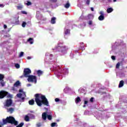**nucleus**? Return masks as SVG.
<instances>
[{
    "label": "nucleus",
    "mask_w": 127,
    "mask_h": 127,
    "mask_svg": "<svg viewBox=\"0 0 127 127\" xmlns=\"http://www.w3.org/2000/svg\"><path fill=\"white\" fill-rule=\"evenodd\" d=\"M35 101L39 107H41L42 105H45L48 108L45 107L44 109L47 112H50V105H49V102L46 98V97L41 94L37 93L35 95Z\"/></svg>",
    "instance_id": "1"
},
{
    "label": "nucleus",
    "mask_w": 127,
    "mask_h": 127,
    "mask_svg": "<svg viewBox=\"0 0 127 127\" xmlns=\"http://www.w3.org/2000/svg\"><path fill=\"white\" fill-rule=\"evenodd\" d=\"M51 71L54 72V74L59 79H62L65 75H68L69 69L67 68L62 69L60 66L54 64L50 68Z\"/></svg>",
    "instance_id": "2"
},
{
    "label": "nucleus",
    "mask_w": 127,
    "mask_h": 127,
    "mask_svg": "<svg viewBox=\"0 0 127 127\" xmlns=\"http://www.w3.org/2000/svg\"><path fill=\"white\" fill-rule=\"evenodd\" d=\"M127 45L124 44V41L118 40L114 44H112V50L110 51V54H112L113 52L114 54H118L120 52H122L124 49H126Z\"/></svg>",
    "instance_id": "3"
},
{
    "label": "nucleus",
    "mask_w": 127,
    "mask_h": 127,
    "mask_svg": "<svg viewBox=\"0 0 127 127\" xmlns=\"http://www.w3.org/2000/svg\"><path fill=\"white\" fill-rule=\"evenodd\" d=\"M6 124L14 125V126H16V127H23V126H24V123H21L18 125V122L15 120V119L12 116H9L6 119H3L2 122L0 123L1 126H4V125H6Z\"/></svg>",
    "instance_id": "4"
},
{
    "label": "nucleus",
    "mask_w": 127,
    "mask_h": 127,
    "mask_svg": "<svg viewBox=\"0 0 127 127\" xmlns=\"http://www.w3.org/2000/svg\"><path fill=\"white\" fill-rule=\"evenodd\" d=\"M63 45H64V42L62 41H60L58 43V46L53 50L59 52L60 55L63 56L65 54H67V51L69 49V48L67 46Z\"/></svg>",
    "instance_id": "5"
},
{
    "label": "nucleus",
    "mask_w": 127,
    "mask_h": 127,
    "mask_svg": "<svg viewBox=\"0 0 127 127\" xmlns=\"http://www.w3.org/2000/svg\"><path fill=\"white\" fill-rule=\"evenodd\" d=\"M57 57L56 56H54L53 54L49 53H46L45 54V62L49 64H53L56 62Z\"/></svg>",
    "instance_id": "6"
},
{
    "label": "nucleus",
    "mask_w": 127,
    "mask_h": 127,
    "mask_svg": "<svg viewBox=\"0 0 127 127\" xmlns=\"http://www.w3.org/2000/svg\"><path fill=\"white\" fill-rule=\"evenodd\" d=\"M7 43H8V41H7L6 42H4L0 44L1 47H4L3 48V53H0V58H4L6 55L10 54L9 50L7 49V48H4L5 46H6Z\"/></svg>",
    "instance_id": "7"
},
{
    "label": "nucleus",
    "mask_w": 127,
    "mask_h": 127,
    "mask_svg": "<svg viewBox=\"0 0 127 127\" xmlns=\"http://www.w3.org/2000/svg\"><path fill=\"white\" fill-rule=\"evenodd\" d=\"M116 108L117 109H122L124 112L127 111V100H125L123 102L119 101L116 105Z\"/></svg>",
    "instance_id": "8"
},
{
    "label": "nucleus",
    "mask_w": 127,
    "mask_h": 127,
    "mask_svg": "<svg viewBox=\"0 0 127 127\" xmlns=\"http://www.w3.org/2000/svg\"><path fill=\"white\" fill-rule=\"evenodd\" d=\"M5 97H6L7 98H9L10 99H11L12 98V95L9 94L7 91H5L4 90H1L0 91V99H3Z\"/></svg>",
    "instance_id": "9"
},
{
    "label": "nucleus",
    "mask_w": 127,
    "mask_h": 127,
    "mask_svg": "<svg viewBox=\"0 0 127 127\" xmlns=\"http://www.w3.org/2000/svg\"><path fill=\"white\" fill-rule=\"evenodd\" d=\"M27 81L29 83H37V77L35 75H30L28 77Z\"/></svg>",
    "instance_id": "10"
},
{
    "label": "nucleus",
    "mask_w": 127,
    "mask_h": 127,
    "mask_svg": "<svg viewBox=\"0 0 127 127\" xmlns=\"http://www.w3.org/2000/svg\"><path fill=\"white\" fill-rule=\"evenodd\" d=\"M10 29H11V28H9L7 31L3 30L0 32V34H1V35H3V38H4L10 37V36L9 34H7V33L10 31Z\"/></svg>",
    "instance_id": "11"
},
{
    "label": "nucleus",
    "mask_w": 127,
    "mask_h": 127,
    "mask_svg": "<svg viewBox=\"0 0 127 127\" xmlns=\"http://www.w3.org/2000/svg\"><path fill=\"white\" fill-rule=\"evenodd\" d=\"M23 74L25 78H28L30 76V74H31V70L29 68H24Z\"/></svg>",
    "instance_id": "12"
},
{
    "label": "nucleus",
    "mask_w": 127,
    "mask_h": 127,
    "mask_svg": "<svg viewBox=\"0 0 127 127\" xmlns=\"http://www.w3.org/2000/svg\"><path fill=\"white\" fill-rule=\"evenodd\" d=\"M14 87L12 88V91L14 92H18V90H17V88L18 87H20V82L19 80H17L13 85Z\"/></svg>",
    "instance_id": "13"
},
{
    "label": "nucleus",
    "mask_w": 127,
    "mask_h": 127,
    "mask_svg": "<svg viewBox=\"0 0 127 127\" xmlns=\"http://www.w3.org/2000/svg\"><path fill=\"white\" fill-rule=\"evenodd\" d=\"M4 107L8 108V107H10L11 105H12V100L11 99H7L6 102L3 104Z\"/></svg>",
    "instance_id": "14"
},
{
    "label": "nucleus",
    "mask_w": 127,
    "mask_h": 127,
    "mask_svg": "<svg viewBox=\"0 0 127 127\" xmlns=\"http://www.w3.org/2000/svg\"><path fill=\"white\" fill-rule=\"evenodd\" d=\"M70 35V30L69 29L66 28V27L64 28V37L65 39H67L68 38V36Z\"/></svg>",
    "instance_id": "15"
},
{
    "label": "nucleus",
    "mask_w": 127,
    "mask_h": 127,
    "mask_svg": "<svg viewBox=\"0 0 127 127\" xmlns=\"http://www.w3.org/2000/svg\"><path fill=\"white\" fill-rule=\"evenodd\" d=\"M36 17L39 20H45L44 18H43V16L41 14H40V12L39 11H37Z\"/></svg>",
    "instance_id": "16"
},
{
    "label": "nucleus",
    "mask_w": 127,
    "mask_h": 127,
    "mask_svg": "<svg viewBox=\"0 0 127 127\" xmlns=\"http://www.w3.org/2000/svg\"><path fill=\"white\" fill-rule=\"evenodd\" d=\"M104 93L102 95H101L102 96V100H103V101H104V100H106V99H107V98H109V99H111V98L112 97V96L106 93V92H103Z\"/></svg>",
    "instance_id": "17"
},
{
    "label": "nucleus",
    "mask_w": 127,
    "mask_h": 127,
    "mask_svg": "<svg viewBox=\"0 0 127 127\" xmlns=\"http://www.w3.org/2000/svg\"><path fill=\"white\" fill-rule=\"evenodd\" d=\"M105 90H106V87H101L99 88V89L97 91V93H98V94H101V96H103V94H104V93H106V91H105Z\"/></svg>",
    "instance_id": "18"
},
{
    "label": "nucleus",
    "mask_w": 127,
    "mask_h": 127,
    "mask_svg": "<svg viewBox=\"0 0 127 127\" xmlns=\"http://www.w3.org/2000/svg\"><path fill=\"white\" fill-rule=\"evenodd\" d=\"M86 19L87 20H92V19H94V15L93 14H89L86 17Z\"/></svg>",
    "instance_id": "19"
},
{
    "label": "nucleus",
    "mask_w": 127,
    "mask_h": 127,
    "mask_svg": "<svg viewBox=\"0 0 127 127\" xmlns=\"http://www.w3.org/2000/svg\"><path fill=\"white\" fill-rule=\"evenodd\" d=\"M47 112H44L42 115V118L43 121H46V119L47 118Z\"/></svg>",
    "instance_id": "20"
},
{
    "label": "nucleus",
    "mask_w": 127,
    "mask_h": 127,
    "mask_svg": "<svg viewBox=\"0 0 127 127\" xmlns=\"http://www.w3.org/2000/svg\"><path fill=\"white\" fill-rule=\"evenodd\" d=\"M78 50H85V45L84 43H80V48L78 49Z\"/></svg>",
    "instance_id": "21"
},
{
    "label": "nucleus",
    "mask_w": 127,
    "mask_h": 127,
    "mask_svg": "<svg viewBox=\"0 0 127 127\" xmlns=\"http://www.w3.org/2000/svg\"><path fill=\"white\" fill-rule=\"evenodd\" d=\"M22 96L23 97H22L21 99L20 100V102H24V100H25V98L26 97V93L25 92H23L22 93Z\"/></svg>",
    "instance_id": "22"
},
{
    "label": "nucleus",
    "mask_w": 127,
    "mask_h": 127,
    "mask_svg": "<svg viewBox=\"0 0 127 127\" xmlns=\"http://www.w3.org/2000/svg\"><path fill=\"white\" fill-rule=\"evenodd\" d=\"M64 91L66 94H67V93H69V92H71V88H70L69 87H66L64 90Z\"/></svg>",
    "instance_id": "23"
},
{
    "label": "nucleus",
    "mask_w": 127,
    "mask_h": 127,
    "mask_svg": "<svg viewBox=\"0 0 127 127\" xmlns=\"http://www.w3.org/2000/svg\"><path fill=\"white\" fill-rule=\"evenodd\" d=\"M116 75L117 76H119L120 78H123V77H125V73L123 72H120L119 73H117Z\"/></svg>",
    "instance_id": "24"
},
{
    "label": "nucleus",
    "mask_w": 127,
    "mask_h": 127,
    "mask_svg": "<svg viewBox=\"0 0 127 127\" xmlns=\"http://www.w3.org/2000/svg\"><path fill=\"white\" fill-rule=\"evenodd\" d=\"M51 24H55L56 23V17H53L51 20Z\"/></svg>",
    "instance_id": "25"
},
{
    "label": "nucleus",
    "mask_w": 127,
    "mask_h": 127,
    "mask_svg": "<svg viewBox=\"0 0 127 127\" xmlns=\"http://www.w3.org/2000/svg\"><path fill=\"white\" fill-rule=\"evenodd\" d=\"M78 92L79 94H82L85 93V92H86V90H85V89L81 87L78 89Z\"/></svg>",
    "instance_id": "26"
},
{
    "label": "nucleus",
    "mask_w": 127,
    "mask_h": 127,
    "mask_svg": "<svg viewBox=\"0 0 127 127\" xmlns=\"http://www.w3.org/2000/svg\"><path fill=\"white\" fill-rule=\"evenodd\" d=\"M37 75L38 76V77H40L43 74V71L41 70H38L36 72Z\"/></svg>",
    "instance_id": "27"
},
{
    "label": "nucleus",
    "mask_w": 127,
    "mask_h": 127,
    "mask_svg": "<svg viewBox=\"0 0 127 127\" xmlns=\"http://www.w3.org/2000/svg\"><path fill=\"white\" fill-rule=\"evenodd\" d=\"M124 84L125 81H124V80L120 81L119 84V88H122V87H124Z\"/></svg>",
    "instance_id": "28"
},
{
    "label": "nucleus",
    "mask_w": 127,
    "mask_h": 127,
    "mask_svg": "<svg viewBox=\"0 0 127 127\" xmlns=\"http://www.w3.org/2000/svg\"><path fill=\"white\" fill-rule=\"evenodd\" d=\"M75 102L76 104H79L81 102V98L80 97H77L75 99Z\"/></svg>",
    "instance_id": "29"
},
{
    "label": "nucleus",
    "mask_w": 127,
    "mask_h": 127,
    "mask_svg": "<svg viewBox=\"0 0 127 127\" xmlns=\"http://www.w3.org/2000/svg\"><path fill=\"white\" fill-rule=\"evenodd\" d=\"M0 84L1 86V87H4L5 86V82L3 80V79H2L1 80H0Z\"/></svg>",
    "instance_id": "30"
},
{
    "label": "nucleus",
    "mask_w": 127,
    "mask_h": 127,
    "mask_svg": "<svg viewBox=\"0 0 127 127\" xmlns=\"http://www.w3.org/2000/svg\"><path fill=\"white\" fill-rule=\"evenodd\" d=\"M113 11H114V9L112 7L108 8L107 9V13H111V12H113Z\"/></svg>",
    "instance_id": "31"
},
{
    "label": "nucleus",
    "mask_w": 127,
    "mask_h": 127,
    "mask_svg": "<svg viewBox=\"0 0 127 127\" xmlns=\"http://www.w3.org/2000/svg\"><path fill=\"white\" fill-rule=\"evenodd\" d=\"M33 38H29L28 40H27V42H29V43H30V44H33Z\"/></svg>",
    "instance_id": "32"
},
{
    "label": "nucleus",
    "mask_w": 127,
    "mask_h": 127,
    "mask_svg": "<svg viewBox=\"0 0 127 127\" xmlns=\"http://www.w3.org/2000/svg\"><path fill=\"white\" fill-rule=\"evenodd\" d=\"M98 19H99V20H100V21H102L104 20V19H105V16H104V15H100L98 17Z\"/></svg>",
    "instance_id": "33"
},
{
    "label": "nucleus",
    "mask_w": 127,
    "mask_h": 127,
    "mask_svg": "<svg viewBox=\"0 0 127 127\" xmlns=\"http://www.w3.org/2000/svg\"><path fill=\"white\" fill-rule=\"evenodd\" d=\"M64 7L65 8H69V7H70V3H69V0L66 1V3L64 5Z\"/></svg>",
    "instance_id": "34"
},
{
    "label": "nucleus",
    "mask_w": 127,
    "mask_h": 127,
    "mask_svg": "<svg viewBox=\"0 0 127 127\" xmlns=\"http://www.w3.org/2000/svg\"><path fill=\"white\" fill-rule=\"evenodd\" d=\"M28 103H29V105H30V106H33V105H34V100L31 99V100H29L28 101Z\"/></svg>",
    "instance_id": "35"
},
{
    "label": "nucleus",
    "mask_w": 127,
    "mask_h": 127,
    "mask_svg": "<svg viewBox=\"0 0 127 127\" xmlns=\"http://www.w3.org/2000/svg\"><path fill=\"white\" fill-rule=\"evenodd\" d=\"M17 98H18L19 99H22V93H18L16 94Z\"/></svg>",
    "instance_id": "36"
},
{
    "label": "nucleus",
    "mask_w": 127,
    "mask_h": 127,
    "mask_svg": "<svg viewBox=\"0 0 127 127\" xmlns=\"http://www.w3.org/2000/svg\"><path fill=\"white\" fill-rule=\"evenodd\" d=\"M86 26V23L83 22L82 24H80V28H84Z\"/></svg>",
    "instance_id": "37"
},
{
    "label": "nucleus",
    "mask_w": 127,
    "mask_h": 127,
    "mask_svg": "<svg viewBox=\"0 0 127 127\" xmlns=\"http://www.w3.org/2000/svg\"><path fill=\"white\" fill-rule=\"evenodd\" d=\"M25 122H29V117L28 116H26L25 117Z\"/></svg>",
    "instance_id": "38"
},
{
    "label": "nucleus",
    "mask_w": 127,
    "mask_h": 127,
    "mask_svg": "<svg viewBox=\"0 0 127 127\" xmlns=\"http://www.w3.org/2000/svg\"><path fill=\"white\" fill-rule=\"evenodd\" d=\"M91 2V0H86L85 1V4L86 5H90V2Z\"/></svg>",
    "instance_id": "39"
},
{
    "label": "nucleus",
    "mask_w": 127,
    "mask_h": 127,
    "mask_svg": "<svg viewBox=\"0 0 127 127\" xmlns=\"http://www.w3.org/2000/svg\"><path fill=\"white\" fill-rule=\"evenodd\" d=\"M15 67L16 69H19V68H20V65L18 64H15Z\"/></svg>",
    "instance_id": "40"
},
{
    "label": "nucleus",
    "mask_w": 127,
    "mask_h": 127,
    "mask_svg": "<svg viewBox=\"0 0 127 127\" xmlns=\"http://www.w3.org/2000/svg\"><path fill=\"white\" fill-rule=\"evenodd\" d=\"M49 121H51L52 120V116L50 115H48L47 117Z\"/></svg>",
    "instance_id": "41"
},
{
    "label": "nucleus",
    "mask_w": 127,
    "mask_h": 127,
    "mask_svg": "<svg viewBox=\"0 0 127 127\" xmlns=\"http://www.w3.org/2000/svg\"><path fill=\"white\" fill-rule=\"evenodd\" d=\"M22 7H23V6L22 5H20L17 6V9H19L21 10V9H22Z\"/></svg>",
    "instance_id": "42"
},
{
    "label": "nucleus",
    "mask_w": 127,
    "mask_h": 127,
    "mask_svg": "<svg viewBox=\"0 0 127 127\" xmlns=\"http://www.w3.org/2000/svg\"><path fill=\"white\" fill-rule=\"evenodd\" d=\"M70 57L71 59H73L74 58V53L72 52L70 54Z\"/></svg>",
    "instance_id": "43"
},
{
    "label": "nucleus",
    "mask_w": 127,
    "mask_h": 127,
    "mask_svg": "<svg viewBox=\"0 0 127 127\" xmlns=\"http://www.w3.org/2000/svg\"><path fill=\"white\" fill-rule=\"evenodd\" d=\"M14 111V108H9L8 109V112H13Z\"/></svg>",
    "instance_id": "44"
},
{
    "label": "nucleus",
    "mask_w": 127,
    "mask_h": 127,
    "mask_svg": "<svg viewBox=\"0 0 127 127\" xmlns=\"http://www.w3.org/2000/svg\"><path fill=\"white\" fill-rule=\"evenodd\" d=\"M94 101H95V98L94 97H91L89 100V102H90V103H94Z\"/></svg>",
    "instance_id": "45"
},
{
    "label": "nucleus",
    "mask_w": 127,
    "mask_h": 127,
    "mask_svg": "<svg viewBox=\"0 0 127 127\" xmlns=\"http://www.w3.org/2000/svg\"><path fill=\"white\" fill-rule=\"evenodd\" d=\"M4 78V75H3V74L1 73H0V80Z\"/></svg>",
    "instance_id": "46"
},
{
    "label": "nucleus",
    "mask_w": 127,
    "mask_h": 127,
    "mask_svg": "<svg viewBox=\"0 0 127 127\" xmlns=\"http://www.w3.org/2000/svg\"><path fill=\"white\" fill-rule=\"evenodd\" d=\"M25 4H26V5H31L32 3L29 1H27V3H25Z\"/></svg>",
    "instance_id": "47"
},
{
    "label": "nucleus",
    "mask_w": 127,
    "mask_h": 127,
    "mask_svg": "<svg viewBox=\"0 0 127 127\" xmlns=\"http://www.w3.org/2000/svg\"><path fill=\"white\" fill-rule=\"evenodd\" d=\"M24 54V53L23 52H21L20 53V54H19V57L20 58H21V57H22L23 56Z\"/></svg>",
    "instance_id": "48"
},
{
    "label": "nucleus",
    "mask_w": 127,
    "mask_h": 127,
    "mask_svg": "<svg viewBox=\"0 0 127 127\" xmlns=\"http://www.w3.org/2000/svg\"><path fill=\"white\" fill-rule=\"evenodd\" d=\"M16 21H15V24H19V21L18 20V17H16Z\"/></svg>",
    "instance_id": "49"
},
{
    "label": "nucleus",
    "mask_w": 127,
    "mask_h": 127,
    "mask_svg": "<svg viewBox=\"0 0 127 127\" xmlns=\"http://www.w3.org/2000/svg\"><path fill=\"white\" fill-rule=\"evenodd\" d=\"M120 65H121V63H118L116 64V69H119V68H120Z\"/></svg>",
    "instance_id": "50"
},
{
    "label": "nucleus",
    "mask_w": 127,
    "mask_h": 127,
    "mask_svg": "<svg viewBox=\"0 0 127 127\" xmlns=\"http://www.w3.org/2000/svg\"><path fill=\"white\" fill-rule=\"evenodd\" d=\"M99 14H100V15H104L105 16V13H104V11H100V12H99Z\"/></svg>",
    "instance_id": "51"
},
{
    "label": "nucleus",
    "mask_w": 127,
    "mask_h": 127,
    "mask_svg": "<svg viewBox=\"0 0 127 127\" xmlns=\"http://www.w3.org/2000/svg\"><path fill=\"white\" fill-rule=\"evenodd\" d=\"M50 2H53V3H55V2H57V0H50Z\"/></svg>",
    "instance_id": "52"
},
{
    "label": "nucleus",
    "mask_w": 127,
    "mask_h": 127,
    "mask_svg": "<svg viewBox=\"0 0 127 127\" xmlns=\"http://www.w3.org/2000/svg\"><path fill=\"white\" fill-rule=\"evenodd\" d=\"M57 124V123H52L51 124V127H55Z\"/></svg>",
    "instance_id": "53"
},
{
    "label": "nucleus",
    "mask_w": 127,
    "mask_h": 127,
    "mask_svg": "<svg viewBox=\"0 0 127 127\" xmlns=\"http://www.w3.org/2000/svg\"><path fill=\"white\" fill-rule=\"evenodd\" d=\"M55 101L56 103H58V102H60V99L59 98H57L55 99Z\"/></svg>",
    "instance_id": "54"
},
{
    "label": "nucleus",
    "mask_w": 127,
    "mask_h": 127,
    "mask_svg": "<svg viewBox=\"0 0 127 127\" xmlns=\"http://www.w3.org/2000/svg\"><path fill=\"white\" fill-rule=\"evenodd\" d=\"M26 25V22H23L22 23V27H24Z\"/></svg>",
    "instance_id": "55"
},
{
    "label": "nucleus",
    "mask_w": 127,
    "mask_h": 127,
    "mask_svg": "<svg viewBox=\"0 0 127 127\" xmlns=\"http://www.w3.org/2000/svg\"><path fill=\"white\" fill-rule=\"evenodd\" d=\"M18 92L19 93H23V89H19Z\"/></svg>",
    "instance_id": "56"
},
{
    "label": "nucleus",
    "mask_w": 127,
    "mask_h": 127,
    "mask_svg": "<svg viewBox=\"0 0 127 127\" xmlns=\"http://www.w3.org/2000/svg\"><path fill=\"white\" fill-rule=\"evenodd\" d=\"M21 13H22L23 14H27V12L25 11H21Z\"/></svg>",
    "instance_id": "57"
},
{
    "label": "nucleus",
    "mask_w": 127,
    "mask_h": 127,
    "mask_svg": "<svg viewBox=\"0 0 127 127\" xmlns=\"http://www.w3.org/2000/svg\"><path fill=\"white\" fill-rule=\"evenodd\" d=\"M111 59H112V60H116V56H111Z\"/></svg>",
    "instance_id": "58"
},
{
    "label": "nucleus",
    "mask_w": 127,
    "mask_h": 127,
    "mask_svg": "<svg viewBox=\"0 0 127 127\" xmlns=\"http://www.w3.org/2000/svg\"><path fill=\"white\" fill-rule=\"evenodd\" d=\"M84 15H83V14H82L81 16L79 17V19H84Z\"/></svg>",
    "instance_id": "59"
},
{
    "label": "nucleus",
    "mask_w": 127,
    "mask_h": 127,
    "mask_svg": "<svg viewBox=\"0 0 127 127\" xmlns=\"http://www.w3.org/2000/svg\"><path fill=\"white\" fill-rule=\"evenodd\" d=\"M88 24H89V25H92V20H89V23H88Z\"/></svg>",
    "instance_id": "60"
},
{
    "label": "nucleus",
    "mask_w": 127,
    "mask_h": 127,
    "mask_svg": "<svg viewBox=\"0 0 127 127\" xmlns=\"http://www.w3.org/2000/svg\"><path fill=\"white\" fill-rule=\"evenodd\" d=\"M88 101L87 100L84 101V105H87V106H88Z\"/></svg>",
    "instance_id": "61"
},
{
    "label": "nucleus",
    "mask_w": 127,
    "mask_h": 127,
    "mask_svg": "<svg viewBox=\"0 0 127 127\" xmlns=\"http://www.w3.org/2000/svg\"><path fill=\"white\" fill-rule=\"evenodd\" d=\"M77 6L78 7H80V8H82V5L81 4H78Z\"/></svg>",
    "instance_id": "62"
},
{
    "label": "nucleus",
    "mask_w": 127,
    "mask_h": 127,
    "mask_svg": "<svg viewBox=\"0 0 127 127\" xmlns=\"http://www.w3.org/2000/svg\"><path fill=\"white\" fill-rule=\"evenodd\" d=\"M4 29H6L7 28V26L5 24L3 25Z\"/></svg>",
    "instance_id": "63"
},
{
    "label": "nucleus",
    "mask_w": 127,
    "mask_h": 127,
    "mask_svg": "<svg viewBox=\"0 0 127 127\" xmlns=\"http://www.w3.org/2000/svg\"><path fill=\"white\" fill-rule=\"evenodd\" d=\"M0 7H4V4H0Z\"/></svg>",
    "instance_id": "64"
}]
</instances>
